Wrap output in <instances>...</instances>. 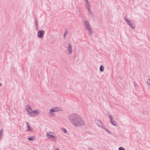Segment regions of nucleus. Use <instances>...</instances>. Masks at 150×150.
I'll return each mask as SVG.
<instances>
[{
    "mask_svg": "<svg viewBox=\"0 0 150 150\" xmlns=\"http://www.w3.org/2000/svg\"><path fill=\"white\" fill-rule=\"evenodd\" d=\"M68 119L71 123L75 126H80L85 124V122L81 117L77 114H72L70 115Z\"/></svg>",
    "mask_w": 150,
    "mask_h": 150,
    "instance_id": "1",
    "label": "nucleus"
},
{
    "mask_svg": "<svg viewBox=\"0 0 150 150\" xmlns=\"http://www.w3.org/2000/svg\"><path fill=\"white\" fill-rule=\"evenodd\" d=\"M86 29L88 31L89 35H91L93 33L92 30L88 21H84Z\"/></svg>",
    "mask_w": 150,
    "mask_h": 150,
    "instance_id": "2",
    "label": "nucleus"
},
{
    "mask_svg": "<svg viewBox=\"0 0 150 150\" xmlns=\"http://www.w3.org/2000/svg\"><path fill=\"white\" fill-rule=\"evenodd\" d=\"M27 111L29 115L31 117H33L34 116L37 115L39 113V110H32L30 111L28 110H27Z\"/></svg>",
    "mask_w": 150,
    "mask_h": 150,
    "instance_id": "3",
    "label": "nucleus"
},
{
    "mask_svg": "<svg viewBox=\"0 0 150 150\" xmlns=\"http://www.w3.org/2000/svg\"><path fill=\"white\" fill-rule=\"evenodd\" d=\"M125 20L132 29H133L135 28L134 24L132 23H131V21L127 18V15L125 17Z\"/></svg>",
    "mask_w": 150,
    "mask_h": 150,
    "instance_id": "4",
    "label": "nucleus"
},
{
    "mask_svg": "<svg viewBox=\"0 0 150 150\" xmlns=\"http://www.w3.org/2000/svg\"><path fill=\"white\" fill-rule=\"evenodd\" d=\"M44 34L45 32L43 30L39 31L37 34L38 37L39 38H43Z\"/></svg>",
    "mask_w": 150,
    "mask_h": 150,
    "instance_id": "5",
    "label": "nucleus"
},
{
    "mask_svg": "<svg viewBox=\"0 0 150 150\" xmlns=\"http://www.w3.org/2000/svg\"><path fill=\"white\" fill-rule=\"evenodd\" d=\"M62 109L58 107H54L51 109L50 110V112L52 113L54 112L58 111H62Z\"/></svg>",
    "mask_w": 150,
    "mask_h": 150,
    "instance_id": "6",
    "label": "nucleus"
},
{
    "mask_svg": "<svg viewBox=\"0 0 150 150\" xmlns=\"http://www.w3.org/2000/svg\"><path fill=\"white\" fill-rule=\"evenodd\" d=\"M68 52L69 54H71L72 53V47L71 45V43H69L68 44Z\"/></svg>",
    "mask_w": 150,
    "mask_h": 150,
    "instance_id": "7",
    "label": "nucleus"
},
{
    "mask_svg": "<svg viewBox=\"0 0 150 150\" xmlns=\"http://www.w3.org/2000/svg\"><path fill=\"white\" fill-rule=\"evenodd\" d=\"M26 126L27 127V129L26 130L27 131H32V128L30 127V125L28 122H26Z\"/></svg>",
    "mask_w": 150,
    "mask_h": 150,
    "instance_id": "8",
    "label": "nucleus"
},
{
    "mask_svg": "<svg viewBox=\"0 0 150 150\" xmlns=\"http://www.w3.org/2000/svg\"><path fill=\"white\" fill-rule=\"evenodd\" d=\"M113 118H114L113 117L110 119V122L112 125L114 126H116L117 125V123L115 121H114V122H115V123H114V122L113 120Z\"/></svg>",
    "mask_w": 150,
    "mask_h": 150,
    "instance_id": "9",
    "label": "nucleus"
},
{
    "mask_svg": "<svg viewBox=\"0 0 150 150\" xmlns=\"http://www.w3.org/2000/svg\"><path fill=\"white\" fill-rule=\"evenodd\" d=\"M96 122L98 125L101 127V126H102V125H103L102 124L101 121L100 120H96Z\"/></svg>",
    "mask_w": 150,
    "mask_h": 150,
    "instance_id": "10",
    "label": "nucleus"
},
{
    "mask_svg": "<svg viewBox=\"0 0 150 150\" xmlns=\"http://www.w3.org/2000/svg\"><path fill=\"white\" fill-rule=\"evenodd\" d=\"M103 129L106 130V131L108 132L110 134L111 133V132L110 130H108V129H107L105 126L104 125H102V126H101Z\"/></svg>",
    "mask_w": 150,
    "mask_h": 150,
    "instance_id": "11",
    "label": "nucleus"
},
{
    "mask_svg": "<svg viewBox=\"0 0 150 150\" xmlns=\"http://www.w3.org/2000/svg\"><path fill=\"white\" fill-rule=\"evenodd\" d=\"M51 133H50V134H48V133H47V137L48 136H49V137H52V138H53L54 139H57V137L56 136H55L54 135H53L51 134H50Z\"/></svg>",
    "mask_w": 150,
    "mask_h": 150,
    "instance_id": "12",
    "label": "nucleus"
},
{
    "mask_svg": "<svg viewBox=\"0 0 150 150\" xmlns=\"http://www.w3.org/2000/svg\"><path fill=\"white\" fill-rule=\"evenodd\" d=\"M26 109L27 110H28V109H30V111L32 110L31 108V106L30 105H27L26 106Z\"/></svg>",
    "mask_w": 150,
    "mask_h": 150,
    "instance_id": "13",
    "label": "nucleus"
},
{
    "mask_svg": "<svg viewBox=\"0 0 150 150\" xmlns=\"http://www.w3.org/2000/svg\"><path fill=\"white\" fill-rule=\"evenodd\" d=\"M104 69V67L102 65H101L100 67V71L101 72H103V71Z\"/></svg>",
    "mask_w": 150,
    "mask_h": 150,
    "instance_id": "14",
    "label": "nucleus"
},
{
    "mask_svg": "<svg viewBox=\"0 0 150 150\" xmlns=\"http://www.w3.org/2000/svg\"><path fill=\"white\" fill-rule=\"evenodd\" d=\"M35 139V138L34 137H28V139L30 141H32L34 140Z\"/></svg>",
    "mask_w": 150,
    "mask_h": 150,
    "instance_id": "15",
    "label": "nucleus"
},
{
    "mask_svg": "<svg viewBox=\"0 0 150 150\" xmlns=\"http://www.w3.org/2000/svg\"><path fill=\"white\" fill-rule=\"evenodd\" d=\"M4 130L3 128H2L0 130V137H1L3 135V132Z\"/></svg>",
    "mask_w": 150,
    "mask_h": 150,
    "instance_id": "16",
    "label": "nucleus"
},
{
    "mask_svg": "<svg viewBox=\"0 0 150 150\" xmlns=\"http://www.w3.org/2000/svg\"><path fill=\"white\" fill-rule=\"evenodd\" d=\"M86 9H88V8H90V5H89V4L88 3H86Z\"/></svg>",
    "mask_w": 150,
    "mask_h": 150,
    "instance_id": "17",
    "label": "nucleus"
},
{
    "mask_svg": "<svg viewBox=\"0 0 150 150\" xmlns=\"http://www.w3.org/2000/svg\"><path fill=\"white\" fill-rule=\"evenodd\" d=\"M88 13H89V14H92V15L93 16V13L92 11L91 10L90 8H88Z\"/></svg>",
    "mask_w": 150,
    "mask_h": 150,
    "instance_id": "18",
    "label": "nucleus"
},
{
    "mask_svg": "<svg viewBox=\"0 0 150 150\" xmlns=\"http://www.w3.org/2000/svg\"><path fill=\"white\" fill-rule=\"evenodd\" d=\"M62 130L65 133H67V130L64 128H63L62 129Z\"/></svg>",
    "mask_w": 150,
    "mask_h": 150,
    "instance_id": "19",
    "label": "nucleus"
},
{
    "mask_svg": "<svg viewBox=\"0 0 150 150\" xmlns=\"http://www.w3.org/2000/svg\"><path fill=\"white\" fill-rule=\"evenodd\" d=\"M68 34V32L66 31L64 33V38H65L67 35Z\"/></svg>",
    "mask_w": 150,
    "mask_h": 150,
    "instance_id": "20",
    "label": "nucleus"
},
{
    "mask_svg": "<svg viewBox=\"0 0 150 150\" xmlns=\"http://www.w3.org/2000/svg\"><path fill=\"white\" fill-rule=\"evenodd\" d=\"M86 133H88V134H90V135H92V132H90V131H86Z\"/></svg>",
    "mask_w": 150,
    "mask_h": 150,
    "instance_id": "21",
    "label": "nucleus"
},
{
    "mask_svg": "<svg viewBox=\"0 0 150 150\" xmlns=\"http://www.w3.org/2000/svg\"><path fill=\"white\" fill-rule=\"evenodd\" d=\"M119 150H126L124 148L120 147L119 148Z\"/></svg>",
    "mask_w": 150,
    "mask_h": 150,
    "instance_id": "22",
    "label": "nucleus"
},
{
    "mask_svg": "<svg viewBox=\"0 0 150 150\" xmlns=\"http://www.w3.org/2000/svg\"><path fill=\"white\" fill-rule=\"evenodd\" d=\"M147 83L150 86V79H148L147 80Z\"/></svg>",
    "mask_w": 150,
    "mask_h": 150,
    "instance_id": "23",
    "label": "nucleus"
},
{
    "mask_svg": "<svg viewBox=\"0 0 150 150\" xmlns=\"http://www.w3.org/2000/svg\"><path fill=\"white\" fill-rule=\"evenodd\" d=\"M38 25H35V28H36V30L37 31H38L39 30V29H38Z\"/></svg>",
    "mask_w": 150,
    "mask_h": 150,
    "instance_id": "24",
    "label": "nucleus"
},
{
    "mask_svg": "<svg viewBox=\"0 0 150 150\" xmlns=\"http://www.w3.org/2000/svg\"><path fill=\"white\" fill-rule=\"evenodd\" d=\"M35 25H38L37 20L36 19L35 20Z\"/></svg>",
    "mask_w": 150,
    "mask_h": 150,
    "instance_id": "25",
    "label": "nucleus"
},
{
    "mask_svg": "<svg viewBox=\"0 0 150 150\" xmlns=\"http://www.w3.org/2000/svg\"><path fill=\"white\" fill-rule=\"evenodd\" d=\"M110 118H113V117L111 115H108Z\"/></svg>",
    "mask_w": 150,
    "mask_h": 150,
    "instance_id": "26",
    "label": "nucleus"
},
{
    "mask_svg": "<svg viewBox=\"0 0 150 150\" xmlns=\"http://www.w3.org/2000/svg\"><path fill=\"white\" fill-rule=\"evenodd\" d=\"M85 1H86V3H88L89 4V2L88 1V0H85Z\"/></svg>",
    "mask_w": 150,
    "mask_h": 150,
    "instance_id": "27",
    "label": "nucleus"
},
{
    "mask_svg": "<svg viewBox=\"0 0 150 150\" xmlns=\"http://www.w3.org/2000/svg\"><path fill=\"white\" fill-rule=\"evenodd\" d=\"M2 86V83H0V86Z\"/></svg>",
    "mask_w": 150,
    "mask_h": 150,
    "instance_id": "28",
    "label": "nucleus"
},
{
    "mask_svg": "<svg viewBox=\"0 0 150 150\" xmlns=\"http://www.w3.org/2000/svg\"><path fill=\"white\" fill-rule=\"evenodd\" d=\"M55 150H59L58 149H56Z\"/></svg>",
    "mask_w": 150,
    "mask_h": 150,
    "instance_id": "29",
    "label": "nucleus"
},
{
    "mask_svg": "<svg viewBox=\"0 0 150 150\" xmlns=\"http://www.w3.org/2000/svg\"><path fill=\"white\" fill-rule=\"evenodd\" d=\"M90 150H92V149H90Z\"/></svg>",
    "mask_w": 150,
    "mask_h": 150,
    "instance_id": "30",
    "label": "nucleus"
},
{
    "mask_svg": "<svg viewBox=\"0 0 150 150\" xmlns=\"http://www.w3.org/2000/svg\"><path fill=\"white\" fill-rule=\"evenodd\" d=\"M114 123H115V122H114Z\"/></svg>",
    "mask_w": 150,
    "mask_h": 150,
    "instance_id": "31",
    "label": "nucleus"
},
{
    "mask_svg": "<svg viewBox=\"0 0 150 150\" xmlns=\"http://www.w3.org/2000/svg\"><path fill=\"white\" fill-rule=\"evenodd\" d=\"M1 91V89H0V91Z\"/></svg>",
    "mask_w": 150,
    "mask_h": 150,
    "instance_id": "32",
    "label": "nucleus"
}]
</instances>
